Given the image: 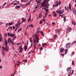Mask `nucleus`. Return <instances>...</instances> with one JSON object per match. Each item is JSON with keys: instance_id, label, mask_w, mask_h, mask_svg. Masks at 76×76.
Segmentation results:
<instances>
[{"instance_id": "6e6d98bb", "label": "nucleus", "mask_w": 76, "mask_h": 76, "mask_svg": "<svg viewBox=\"0 0 76 76\" xmlns=\"http://www.w3.org/2000/svg\"><path fill=\"white\" fill-rule=\"evenodd\" d=\"M10 28L11 29V30H12V27L11 26L10 27Z\"/></svg>"}, {"instance_id": "c85d7f7f", "label": "nucleus", "mask_w": 76, "mask_h": 76, "mask_svg": "<svg viewBox=\"0 0 76 76\" xmlns=\"http://www.w3.org/2000/svg\"><path fill=\"white\" fill-rule=\"evenodd\" d=\"M37 7H38V6H36L35 7V10H37Z\"/></svg>"}, {"instance_id": "2f4dec72", "label": "nucleus", "mask_w": 76, "mask_h": 76, "mask_svg": "<svg viewBox=\"0 0 76 76\" xmlns=\"http://www.w3.org/2000/svg\"><path fill=\"white\" fill-rule=\"evenodd\" d=\"M64 21L65 22H66V16H65L64 17Z\"/></svg>"}, {"instance_id": "5fc2aeb1", "label": "nucleus", "mask_w": 76, "mask_h": 76, "mask_svg": "<svg viewBox=\"0 0 76 76\" xmlns=\"http://www.w3.org/2000/svg\"><path fill=\"white\" fill-rule=\"evenodd\" d=\"M58 4L59 5H60V4H61V2H59Z\"/></svg>"}, {"instance_id": "052dcab7", "label": "nucleus", "mask_w": 76, "mask_h": 76, "mask_svg": "<svg viewBox=\"0 0 76 76\" xmlns=\"http://www.w3.org/2000/svg\"><path fill=\"white\" fill-rule=\"evenodd\" d=\"M22 29L21 28H19V30L20 31H21Z\"/></svg>"}, {"instance_id": "338daca9", "label": "nucleus", "mask_w": 76, "mask_h": 76, "mask_svg": "<svg viewBox=\"0 0 76 76\" xmlns=\"http://www.w3.org/2000/svg\"><path fill=\"white\" fill-rule=\"evenodd\" d=\"M16 38V36H15L14 37V39H15V38Z\"/></svg>"}, {"instance_id": "473e14b6", "label": "nucleus", "mask_w": 76, "mask_h": 76, "mask_svg": "<svg viewBox=\"0 0 76 76\" xmlns=\"http://www.w3.org/2000/svg\"><path fill=\"white\" fill-rule=\"evenodd\" d=\"M1 40H2V37H1L0 38V42H1Z\"/></svg>"}, {"instance_id": "bb28decb", "label": "nucleus", "mask_w": 76, "mask_h": 76, "mask_svg": "<svg viewBox=\"0 0 76 76\" xmlns=\"http://www.w3.org/2000/svg\"><path fill=\"white\" fill-rule=\"evenodd\" d=\"M45 18V17H43V21H45V20H46V18Z\"/></svg>"}, {"instance_id": "58836bf2", "label": "nucleus", "mask_w": 76, "mask_h": 76, "mask_svg": "<svg viewBox=\"0 0 76 76\" xmlns=\"http://www.w3.org/2000/svg\"><path fill=\"white\" fill-rule=\"evenodd\" d=\"M72 65H74V61H72Z\"/></svg>"}, {"instance_id": "a211bd4d", "label": "nucleus", "mask_w": 76, "mask_h": 76, "mask_svg": "<svg viewBox=\"0 0 76 76\" xmlns=\"http://www.w3.org/2000/svg\"><path fill=\"white\" fill-rule=\"evenodd\" d=\"M58 30H57V29H56V33H58V32H60V29H58Z\"/></svg>"}, {"instance_id": "4d7b16f0", "label": "nucleus", "mask_w": 76, "mask_h": 76, "mask_svg": "<svg viewBox=\"0 0 76 76\" xmlns=\"http://www.w3.org/2000/svg\"><path fill=\"white\" fill-rule=\"evenodd\" d=\"M5 35L6 36H7V33H6L5 34Z\"/></svg>"}, {"instance_id": "0e129e2a", "label": "nucleus", "mask_w": 76, "mask_h": 76, "mask_svg": "<svg viewBox=\"0 0 76 76\" xmlns=\"http://www.w3.org/2000/svg\"><path fill=\"white\" fill-rule=\"evenodd\" d=\"M15 75V72L13 74L12 76H14Z\"/></svg>"}, {"instance_id": "393cba45", "label": "nucleus", "mask_w": 76, "mask_h": 76, "mask_svg": "<svg viewBox=\"0 0 76 76\" xmlns=\"http://www.w3.org/2000/svg\"><path fill=\"white\" fill-rule=\"evenodd\" d=\"M7 34L8 35V36H10V37L11 36V34H10V33H7Z\"/></svg>"}, {"instance_id": "ea45409f", "label": "nucleus", "mask_w": 76, "mask_h": 76, "mask_svg": "<svg viewBox=\"0 0 76 76\" xmlns=\"http://www.w3.org/2000/svg\"><path fill=\"white\" fill-rule=\"evenodd\" d=\"M43 50V49L41 47L39 49V50Z\"/></svg>"}, {"instance_id": "ddd939ff", "label": "nucleus", "mask_w": 76, "mask_h": 76, "mask_svg": "<svg viewBox=\"0 0 76 76\" xmlns=\"http://www.w3.org/2000/svg\"><path fill=\"white\" fill-rule=\"evenodd\" d=\"M35 1H36V2H37V4H38V3H41V1H42V0H38V1H37V0H34Z\"/></svg>"}, {"instance_id": "a878e982", "label": "nucleus", "mask_w": 76, "mask_h": 76, "mask_svg": "<svg viewBox=\"0 0 76 76\" xmlns=\"http://www.w3.org/2000/svg\"><path fill=\"white\" fill-rule=\"evenodd\" d=\"M32 37H31L30 39L29 42H31V43H32Z\"/></svg>"}, {"instance_id": "f257e3e1", "label": "nucleus", "mask_w": 76, "mask_h": 76, "mask_svg": "<svg viewBox=\"0 0 76 76\" xmlns=\"http://www.w3.org/2000/svg\"><path fill=\"white\" fill-rule=\"evenodd\" d=\"M50 0H45L43 2H42V3L41 5V6L42 7V9L45 10L46 12V14L45 16L46 17L48 15V6H50L48 2Z\"/></svg>"}, {"instance_id": "4468645a", "label": "nucleus", "mask_w": 76, "mask_h": 76, "mask_svg": "<svg viewBox=\"0 0 76 76\" xmlns=\"http://www.w3.org/2000/svg\"><path fill=\"white\" fill-rule=\"evenodd\" d=\"M58 6V2L57 1H56L55 7H57V6Z\"/></svg>"}, {"instance_id": "aec40b11", "label": "nucleus", "mask_w": 76, "mask_h": 76, "mask_svg": "<svg viewBox=\"0 0 76 76\" xmlns=\"http://www.w3.org/2000/svg\"><path fill=\"white\" fill-rule=\"evenodd\" d=\"M20 7L19 6H17L15 7V9H16L17 8H18V9H20Z\"/></svg>"}, {"instance_id": "e433bc0d", "label": "nucleus", "mask_w": 76, "mask_h": 76, "mask_svg": "<svg viewBox=\"0 0 76 76\" xmlns=\"http://www.w3.org/2000/svg\"><path fill=\"white\" fill-rule=\"evenodd\" d=\"M15 26H12V29H15Z\"/></svg>"}, {"instance_id": "3c124183", "label": "nucleus", "mask_w": 76, "mask_h": 76, "mask_svg": "<svg viewBox=\"0 0 76 76\" xmlns=\"http://www.w3.org/2000/svg\"><path fill=\"white\" fill-rule=\"evenodd\" d=\"M53 40H54V39H51V40L52 41H53Z\"/></svg>"}, {"instance_id": "603ef678", "label": "nucleus", "mask_w": 76, "mask_h": 76, "mask_svg": "<svg viewBox=\"0 0 76 76\" xmlns=\"http://www.w3.org/2000/svg\"><path fill=\"white\" fill-rule=\"evenodd\" d=\"M54 37H57V35H54Z\"/></svg>"}, {"instance_id": "4be33fe9", "label": "nucleus", "mask_w": 76, "mask_h": 76, "mask_svg": "<svg viewBox=\"0 0 76 76\" xmlns=\"http://www.w3.org/2000/svg\"><path fill=\"white\" fill-rule=\"evenodd\" d=\"M15 35V34H11V37H13Z\"/></svg>"}, {"instance_id": "09e8293b", "label": "nucleus", "mask_w": 76, "mask_h": 76, "mask_svg": "<svg viewBox=\"0 0 76 76\" xmlns=\"http://www.w3.org/2000/svg\"><path fill=\"white\" fill-rule=\"evenodd\" d=\"M52 25H55V23H54V22L53 23H52Z\"/></svg>"}, {"instance_id": "423d86ee", "label": "nucleus", "mask_w": 76, "mask_h": 76, "mask_svg": "<svg viewBox=\"0 0 76 76\" xmlns=\"http://www.w3.org/2000/svg\"><path fill=\"white\" fill-rule=\"evenodd\" d=\"M64 12V9L61 10H60V12L59 14V15H60V14H63Z\"/></svg>"}, {"instance_id": "7ed1b4c3", "label": "nucleus", "mask_w": 76, "mask_h": 76, "mask_svg": "<svg viewBox=\"0 0 76 76\" xmlns=\"http://www.w3.org/2000/svg\"><path fill=\"white\" fill-rule=\"evenodd\" d=\"M8 44H9V42H10V43H11L12 45H14L15 44V43L13 42L12 41V39L10 38H9L8 40Z\"/></svg>"}, {"instance_id": "f8f14e48", "label": "nucleus", "mask_w": 76, "mask_h": 76, "mask_svg": "<svg viewBox=\"0 0 76 76\" xmlns=\"http://www.w3.org/2000/svg\"><path fill=\"white\" fill-rule=\"evenodd\" d=\"M39 32V33L40 32V33H41L42 36H44V33H43V32H42V31H41L40 30H39V32Z\"/></svg>"}, {"instance_id": "8fccbe9b", "label": "nucleus", "mask_w": 76, "mask_h": 76, "mask_svg": "<svg viewBox=\"0 0 76 76\" xmlns=\"http://www.w3.org/2000/svg\"><path fill=\"white\" fill-rule=\"evenodd\" d=\"M14 4L15 5H18V4H17L16 3H14Z\"/></svg>"}, {"instance_id": "39448f33", "label": "nucleus", "mask_w": 76, "mask_h": 76, "mask_svg": "<svg viewBox=\"0 0 76 76\" xmlns=\"http://www.w3.org/2000/svg\"><path fill=\"white\" fill-rule=\"evenodd\" d=\"M18 23L15 25V26H19V25H21V24H22V23H23L22 22H21V23H20V24H19L18 25L19 23H20V20L18 21Z\"/></svg>"}, {"instance_id": "13d9d810", "label": "nucleus", "mask_w": 76, "mask_h": 76, "mask_svg": "<svg viewBox=\"0 0 76 76\" xmlns=\"http://www.w3.org/2000/svg\"><path fill=\"white\" fill-rule=\"evenodd\" d=\"M18 63V64H20V63H22L20 62H19Z\"/></svg>"}, {"instance_id": "72a5a7b5", "label": "nucleus", "mask_w": 76, "mask_h": 76, "mask_svg": "<svg viewBox=\"0 0 76 76\" xmlns=\"http://www.w3.org/2000/svg\"><path fill=\"white\" fill-rule=\"evenodd\" d=\"M31 27V28H33V25L31 24L29 26V27Z\"/></svg>"}, {"instance_id": "864d4df0", "label": "nucleus", "mask_w": 76, "mask_h": 76, "mask_svg": "<svg viewBox=\"0 0 76 76\" xmlns=\"http://www.w3.org/2000/svg\"><path fill=\"white\" fill-rule=\"evenodd\" d=\"M69 9L70 10L72 11V8L71 7L69 8Z\"/></svg>"}, {"instance_id": "de8ad7c7", "label": "nucleus", "mask_w": 76, "mask_h": 76, "mask_svg": "<svg viewBox=\"0 0 76 76\" xmlns=\"http://www.w3.org/2000/svg\"><path fill=\"white\" fill-rule=\"evenodd\" d=\"M63 15H64V14L61 15V18H63Z\"/></svg>"}, {"instance_id": "c03bdc74", "label": "nucleus", "mask_w": 76, "mask_h": 76, "mask_svg": "<svg viewBox=\"0 0 76 76\" xmlns=\"http://www.w3.org/2000/svg\"><path fill=\"white\" fill-rule=\"evenodd\" d=\"M18 28H17L15 29V30L14 31L15 32V31H16V30H18Z\"/></svg>"}, {"instance_id": "f704fd0d", "label": "nucleus", "mask_w": 76, "mask_h": 76, "mask_svg": "<svg viewBox=\"0 0 76 76\" xmlns=\"http://www.w3.org/2000/svg\"><path fill=\"white\" fill-rule=\"evenodd\" d=\"M23 61L24 62H27V61H28L26 59L25 60H23Z\"/></svg>"}, {"instance_id": "774afa93", "label": "nucleus", "mask_w": 76, "mask_h": 76, "mask_svg": "<svg viewBox=\"0 0 76 76\" xmlns=\"http://www.w3.org/2000/svg\"><path fill=\"white\" fill-rule=\"evenodd\" d=\"M17 66H20V64H17Z\"/></svg>"}, {"instance_id": "69168bd1", "label": "nucleus", "mask_w": 76, "mask_h": 76, "mask_svg": "<svg viewBox=\"0 0 76 76\" xmlns=\"http://www.w3.org/2000/svg\"><path fill=\"white\" fill-rule=\"evenodd\" d=\"M15 39H12V41H14V40H15Z\"/></svg>"}, {"instance_id": "e2e57ef3", "label": "nucleus", "mask_w": 76, "mask_h": 76, "mask_svg": "<svg viewBox=\"0 0 76 76\" xmlns=\"http://www.w3.org/2000/svg\"><path fill=\"white\" fill-rule=\"evenodd\" d=\"M74 53H75V52H73L72 53V54H74Z\"/></svg>"}, {"instance_id": "f3484780", "label": "nucleus", "mask_w": 76, "mask_h": 76, "mask_svg": "<svg viewBox=\"0 0 76 76\" xmlns=\"http://www.w3.org/2000/svg\"><path fill=\"white\" fill-rule=\"evenodd\" d=\"M60 51L61 52V53H63V50H64L62 48H61L60 49Z\"/></svg>"}, {"instance_id": "f03ea898", "label": "nucleus", "mask_w": 76, "mask_h": 76, "mask_svg": "<svg viewBox=\"0 0 76 76\" xmlns=\"http://www.w3.org/2000/svg\"><path fill=\"white\" fill-rule=\"evenodd\" d=\"M35 39L34 40V50H37L38 49V48H37V46L36 45H37V44H38L39 42V38H38V35L35 34Z\"/></svg>"}, {"instance_id": "9d476101", "label": "nucleus", "mask_w": 76, "mask_h": 76, "mask_svg": "<svg viewBox=\"0 0 76 76\" xmlns=\"http://www.w3.org/2000/svg\"><path fill=\"white\" fill-rule=\"evenodd\" d=\"M42 12H41V13H40V15L38 17H37L38 19H39L40 18H42Z\"/></svg>"}, {"instance_id": "9b49d317", "label": "nucleus", "mask_w": 76, "mask_h": 76, "mask_svg": "<svg viewBox=\"0 0 76 76\" xmlns=\"http://www.w3.org/2000/svg\"><path fill=\"white\" fill-rule=\"evenodd\" d=\"M3 48L4 50H5V51H8V47H7V48H5L3 47Z\"/></svg>"}, {"instance_id": "2eb2a0df", "label": "nucleus", "mask_w": 76, "mask_h": 76, "mask_svg": "<svg viewBox=\"0 0 76 76\" xmlns=\"http://www.w3.org/2000/svg\"><path fill=\"white\" fill-rule=\"evenodd\" d=\"M53 15L54 17H56L57 16V14L56 13V12H53Z\"/></svg>"}, {"instance_id": "5701e85b", "label": "nucleus", "mask_w": 76, "mask_h": 76, "mask_svg": "<svg viewBox=\"0 0 76 76\" xmlns=\"http://www.w3.org/2000/svg\"><path fill=\"white\" fill-rule=\"evenodd\" d=\"M72 23L73 25H76V23L72 21Z\"/></svg>"}, {"instance_id": "b1692460", "label": "nucleus", "mask_w": 76, "mask_h": 76, "mask_svg": "<svg viewBox=\"0 0 76 76\" xmlns=\"http://www.w3.org/2000/svg\"><path fill=\"white\" fill-rule=\"evenodd\" d=\"M5 44L6 46H7V41H5Z\"/></svg>"}, {"instance_id": "412c9836", "label": "nucleus", "mask_w": 76, "mask_h": 76, "mask_svg": "<svg viewBox=\"0 0 76 76\" xmlns=\"http://www.w3.org/2000/svg\"><path fill=\"white\" fill-rule=\"evenodd\" d=\"M13 23H14V22H13L12 23L11 22V23H9V25L10 26L12 25V24H13Z\"/></svg>"}, {"instance_id": "79ce46f5", "label": "nucleus", "mask_w": 76, "mask_h": 76, "mask_svg": "<svg viewBox=\"0 0 76 76\" xmlns=\"http://www.w3.org/2000/svg\"><path fill=\"white\" fill-rule=\"evenodd\" d=\"M30 20H31V18H29L28 20V22H29V21H30Z\"/></svg>"}, {"instance_id": "c756f323", "label": "nucleus", "mask_w": 76, "mask_h": 76, "mask_svg": "<svg viewBox=\"0 0 76 76\" xmlns=\"http://www.w3.org/2000/svg\"><path fill=\"white\" fill-rule=\"evenodd\" d=\"M65 54H66V52H67V51H68V49H66L65 50Z\"/></svg>"}, {"instance_id": "7c9ffc66", "label": "nucleus", "mask_w": 76, "mask_h": 76, "mask_svg": "<svg viewBox=\"0 0 76 76\" xmlns=\"http://www.w3.org/2000/svg\"><path fill=\"white\" fill-rule=\"evenodd\" d=\"M2 54L3 55V56L4 57L5 56V53H4V52H3L2 53Z\"/></svg>"}, {"instance_id": "4c0bfd02", "label": "nucleus", "mask_w": 76, "mask_h": 76, "mask_svg": "<svg viewBox=\"0 0 76 76\" xmlns=\"http://www.w3.org/2000/svg\"><path fill=\"white\" fill-rule=\"evenodd\" d=\"M42 21H40L39 23L40 24H42Z\"/></svg>"}, {"instance_id": "20e7f679", "label": "nucleus", "mask_w": 76, "mask_h": 76, "mask_svg": "<svg viewBox=\"0 0 76 76\" xmlns=\"http://www.w3.org/2000/svg\"><path fill=\"white\" fill-rule=\"evenodd\" d=\"M71 31H72V28H71V27H69L67 29V31L66 32V33H69V32H70Z\"/></svg>"}, {"instance_id": "1a4fd4ad", "label": "nucleus", "mask_w": 76, "mask_h": 76, "mask_svg": "<svg viewBox=\"0 0 76 76\" xmlns=\"http://www.w3.org/2000/svg\"><path fill=\"white\" fill-rule=\"evenodd\" d=\"M66 69L67 72H70V71H72V68L71 67H69V68H67Z\"/></svg>"}, {"instance_id": "680f3d73", "label": "nucleus", "mask_w": 76, "mask_h": 76, "mask_svg": "<svg viewBox=\"0 0 76 76\" xmlns=\"http://www.w3.org/2000/svg\"><path fill=\"white\" fill-rule=\"evenodd\" d=\"M17 3H18V4H19V1H17Z\"/></svg>"}, {"instance_id": "6e6552de", "label": "nucleus", "mask_w": 76, "mask_h": 76, "mask_svg": "<svg viewBox=\"0 0 76 76\" xmlns=\"http://www.w3.org/2000/svg\"><path fill=\"white\" fill-rule=\"evenodd\" d=\"M20 48V49H19V50H18L20 53H22V50H23V49L22 47H19Z\"/></svg>"}, {"instance_id": "dca6fc26", "label": "nucleus", "mask_w": 76, "mask_h": 76, "mask_svg": "<svg viewBox=\"0 0 76 76\" xmlns=\"http://www.w3.org/2000/svg\"><path fill=\"white\" fill-rule=\"evenodd\" d=\"M22 22H25V20H26V19H25V18H22Z\"/></svg>"}, {"instance_id": "6ab92c4d", "label": "nucleus", "mask_w": 76, "mask_h": 76, "mask_svg": "<svg viewBox=\"0 0 76 76\" xmlns=\"http://www.w3.org/2000/svg\"><path fill=\"white\" fill-rule=\"evenodd\" d=\"M47 44L46 43H42V47H45L46 45H47Z\"/></svg>"}, {"instance_id": "cd10ccee", "label": "nucleus", "mask_w": 76, "mask_h": 76, "mask_svg": "<svg viewBox=\"0 0 76 76\" xmlns=\"http://www.w3.org/2000/svg\"><path fill=\"white\" fill-rule=\"evenodd\" d=\"M60 12V10H56V12L57 13H59V12Z\"/></svg>"}, {"instance_id": "0eeeda50", "label": "nucleus", "mask_w": 76, "mask_h": 76, "mask_svg": "<svg viewBox=\"0 0 76 76\" xmlns=\"http://www.w3.org/2000/svg\"><path fill=\"white\" fill-rule=\"evenodd\" d=\"M70 43H67V44L66 45V48H69V47L70 46Z\"/></svg>"}, {"instance_id": "49530a36", "label": "nucleus", "mask_w": 76, "mask_h": 76, "mask_svg": "<svg viewBox=\"0 0 76 76\" xmlns=\"http://www.w3.org/2000/svg\"><path fill=\"white\" fill-rule=\"evenodd\" d=\"M2 66H0V69H2Z\"/></svg>"}, {"instance_id": "a18cd8bd", "label": "nucleus", "mask_w": 76, "mask_h": 76, "mask_svg": "<svg viewBox=\"0 0 76 76\" xmlns=\"http://www.w3.org/2000/svg\"><path fill=\"white\" fill-rule=\"evenodd\" d=\"M6 3H4V4L3 5V6H4L5 4H6Z\"/></svg>"}, {"instance_id": "bf43d9fd", "label": "nucleus", "mask_w": 76, "mask_h": 76, "mask_svg": "<svg viewBox=\"0 0 76 76\" xmlns=\"http://www.w3.org/2000/svg\"><path fill=\"white\" fill-rule=\"evenodd\" d=\"M20 43H17V45H20Z\"/></svg>"}, {"instance_id": "a19ab883", "label": "nucleus", "mask_w": 76, "mask_h": 76, "mask_svg": "<svg viewBox=\"0 0 76 76\" xmlns=\"http://www.w3.org/2000/svg\"><path fill=\"white\" fill-rule=\"evenodd\" d=\"M70 7H71V5H70V3L69 5V8Z\"/></svg>"}, {"instance_id": "37998d69", "label": "nucleus", "mask_w": 76, "mask_h": 76, "mask_svg": "<svg viewBox=\"0 0 76 76\" xmlns=\"http://www.w3.org/2000/svg\"><path fill=\"white\" fill-rule=\"evenodd\" d=\"M20 6H24V5H23V4H20Z\"/></svg>"}, {"instance_id": "c9c22d12", "label": "nucleus", "mask_w": 76, "mask_h": 76, "mask_svg": "<svg viewBox=\"0 0 76 76\" xmlns=\"http://www.w3.org/2000/svg\"><path fill=\"white\" fill-rule=\"evenodd\" d=\"M27 47L25 46V47H24V49H26V50H27Z\"/></svg>"}]
</instances>
